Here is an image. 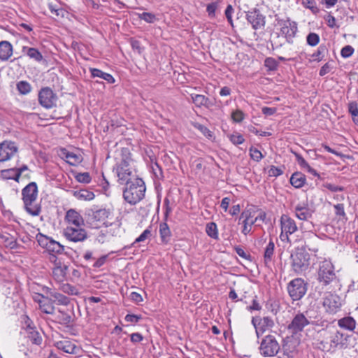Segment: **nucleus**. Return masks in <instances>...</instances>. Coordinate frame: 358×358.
Instances as JSON below:
<instances>
[{"instance_id": "obj_35", "label": "nucleus", "mask_w": 358, "mask_h": 358, "mask_svg": "<svg viewBox=\"0 0 358 358\" xmlns=\"http://www.w3.org/2000/svg\"><path fill=\"white\" fill-rule=\"evenodd\" d=\"M64 246L61 245L59 242L52 240L50 242L48 251L50 253H56V254H62L64 251Z\"/></svg>"}, {"instance_id": "obj_64", "label": "nucleus", "mask_w": 358, "mask_h": 358, "mask_svg": "<svg viewBox=\"0 0 358 358\" xmlns=\"http://www.w3.org/2000/svg\"><path fill=\"white\" fill-rule=\"evenodd\" d=\"M335 213L336 215L345 217V213L344 210V205L343 203H338L334 206Z\"/></svg>"}, {"instance_id": "obj_37", "label": "nucleus", "mask_w": 358, "mask_h": 358, "mask_svg": "<svg viewBox=\"0 0 358 358\" xmlns=\"http://www.w3.org/2000/svg\"><path fill=\"white\" fill-rule=\"evenodd\" d=\"M48 302H44L39 306L40 310L46 314L52 315L54 313L55 308L52 305V301L50 299H47Z\"/></svg>"}, {"instance_id": "obj_55", "label": "nucleus", "mask_w": 358, "mask_h": 358, "mask_svg": "<svg viewBox=\"0 0 358 358\" xmlns=\"http://www.w3.org/2000/svg\"><path fill=\"white\" fill-rule=\"evenodd\" d=\"M292 152L295 156L296 160L297 163L299 164V165L301 166V168L306 169L309 166V164L307 163V162L304 159V158L300 154L297 153L296 152H293V151Z\"/></svg>"}, {"instance_id": "obj_33", "label": "nucleus", "mask_w": 358, "mask_h": 358, "mask_svg": "<svg viewBox=\"0 0 358 358\" xmlns=\"http://www.w3.org/2000/svg\"><path fill=\"white\" fill-rule=\"evenodd\" d=\"M250 217H251V213L249 210L243 211L239 217L240 220L243 219V228L242 230V233L244 235L248 234L251 231V228L248 227L249 221H250Z\"/></svg>"}, {"instance_id": "obj_19", "label": "nucleus", "mask_w": 358, "mask_h": 358, "mask_svg": "<svg viewBox=\"0 0 358 358\" xmlns=\"http://www.w3.org/2000/svg\"><path fill=\"white\" fill-rule=\"evenodd\" d=\"M42 290L45 294H50L55 299V300H52V303L64 306H67L70 303V299L69 297L57 292L52 291V289L48 287H43Z\"/></svg>"}, {"instance_id": "obj_8", "label": "nucleus", "mask_w": 358, "mask_h": 358, "mask_svg": "<svg viewBox=\"0 0 358 358\" xmlns=\"http://www.w3.org/2000/svg\"><path fill=\"white\" fill-rule=\"evenodd\" d=\"M317 280L324 286H327L336 280L334 266L331 261L325 259L320 262L317 272Z\"/></svg>"}, {"instance_id": "obj_59", "label": "nucleus", "mask_w": 358, "mask_h": 358, "mask_svg": "<svg viewBox=\"0 0 358 358\" xmlns=\"http://www.w3.org/2000/svg\"><path fill=\"white\" fill-rule=\"evenodd\" d=\"M141 319L142 317L141 315H137L134 314H127L124 317L125 321L130 323H137Z\"/></svg>"}, {"instance_id": "obj_22", "label": "nucleus", "mask_w": 358, "mask_h": 358, "mask_svg": "<svg viewBox=\"0 0 358 358\" xmlns=\"http://www.w3.org/2000/svg\"><path fill=\"white\" fill-rule=\"evenodd\" d=\"M192 101L196 107L201 108L202 106L209 108L213 104L210 100L203 94H191Z\"/></svg>"}, {"instance_id": "obj_29", "label": "nucleus", "mask_w": 358, "mask_h": 358, "mask_svg": "<svg viewBox=\"0 0 358 358\" xmlns=\"http://www.w3.org/2000/svg\"><path fill=\"white\" fill-rule=\"evenodd\" d=\"M274 243L271 240L266 245L264 254V263L266 266L269 267L274 253Z\"/></svg>"}, {"instance_id": "obj_31", "label": "nucleus", "mask_w": 358, "mask_h": 358, "mask_svg": "<svg viewBox=\"0 0 358 358\" xmlns=\"http://www.w3.org/2000/svg\"><path fill=\"white\" fill-rule=\"evenodd\" d=\"M338 325L343 329L353 331L356 326V321L352 317H345L338 321Z\"/></svg>"}, {"instance_id": "obj_50", "label": "nucleus", "mask_w": 358, "mask_h": 358, "mask_svg": "<svg viewBox=\"0 0 358 358\" xmlns=\"http://www.w3.org/2000/svg\"><path fill=\"white\" fill-rule=\"evenodd\" d=\"M218 7H219V2H217V1L212 2L207 5L206 11L210 17H215V12H216V10L218 8Z\"/></svg>"}, {"instance_id": "obj_56", "label": "nucleus", "mask_w": 358, "mask_h": 358, "mask_svg": "<svg viewBox=\"0 0 358 358\" xmlns=\"http://www.w3.org/2000/svg\"><path fill=\"white\" fill-rule=\"evenodd\" d=\"M283 173V170L273 165L271 166L268 169V176L271 177H278Z\"/></svg>"}, {"instance_id": "obj_10", "label": "nucleus", "mask_w": 358, "mask_h": 358, "mask_svg": "<svg viewBox=\"0 0 358 358\" xmlns=\"http://www.w3.org/2000/svg\"><path fill=\"white\" fill-rule=\"evenodd\" d=\"M276 25L280 27V32L285 37L289 43H292V38L297 31V24L289 17L280 19L277 15H275Z\"/></svg>"}, {"instance_id": "obj_30", "label": "nucleus", "mask_w": 358, "mask_h": 358, "mask_svg": "<svg viewBox=\"0 0 358 358\" xmlns=\"http://www.w3.org/2000/svg\"><path fill=\"white\" fill-rule=\"evenodd\" d=\"M55 346L66 353L73 354L76 346L71 341L67 340L60 341L56 343Z\"/></svg>"}, {"instance_id": "obj_53", "label": "nucleus", "mask_w": 358, "mask_h": 358, "mask_svg": "<svg viewBox=\"0 0 358 358\" xmlns=\"http://www.w3.org/2000/svg\"><path fill=\"white\" fill-rule=\"evenodd\" d=\"M302 4L304 7L309 8L314 13L319 11V9L316 6V3L313 0H302Z\"/></svg>"}, {"instance_id": "obj_51", "label": "nucleus", "mask_w": 358, "mask_h": 358, "mask_svg": "<svg viewBox=\"0 0 358 358\" xmlns=\"http://www.w3.org/2000/svg\"><path fill=\"white\" fill-rule=\"evenodd\" d=\"M75 178L79 182L87 184L91 182V176L87 172L78 173Z\"/></svg>"}, {"instance_id": "obj_12", "label": "nucleus", "mask_w": 358, "mask_h": 358, "mask_svg": "<svg viewBox=\"0 0 358 358\" xmlns=\"http://www.w3.org/2000/svg\"><path fill=\"white\" fill-rule=\"evenodd\" d=\"M251 322L255 329L257 338H259L260 335L263 334L267 329L273 328L275 325L273 320L268 316L264 317H253Z\"/></svg>"}, {"instance_id": "obj_62", "label": "nucleus", "mask_w": 358, "mask_h": 358, "mask_svg": "<svg viewBox=\"0 0 358 358\" xmlns=\"http://www.w3.org/2000/svg\"><path fill=\"white\" fill-rule=\"evenodd\" d=\"M247 309L249 311L260 310L262 309V306H261V305L259 303V302L257 301V296H255L254 297V299H252V305L250 306H248Z\"/></svg>"}, {"instance_id": "obj_57", "label": "nucleus", "mask_w": 358, "mask_h": 358, "mask_svg": "<svg viewBox=\"0 0 358 358\" xmlns=\"http://www.w3.org/2000/svg\"><path fill=\"white\" fill-rule=\"evenodd\" d=\"M234 11L233 6L231 4H229L225 10L224 14L228 22L233 27V20H232V14Z\"/></svg>"}, {"instance_id": "obj_1", "label": "nucleus", "mask_w": 358, "mask_h": 358, "mask_svg": "<svg viewBox=\"0 0 358 358\" xmlns=\"http://www.w3.org/2000/svg\"><path fill=\"white\" fill-rule=\"evenodd\" d=\"M131 162L132 159L129 150L125 148H122L121 150V159L113 169V171L118 178L117 182L120 185H124L135 178L131 166Z\"/></svg>"}, {"instance_id": "obj_54", "label": "nucleus", "mask_w": 358, "mask_h": 358, "mask_svg": "<svg viewBox=\"0 0 358 358\" xmlns=\"http://www.w3.org/2000/svg\"><path fill=\"white\" fill-rule=\"evenodd\" d=\"M62 292L69 294L74 295L77 294L76 288L69 283L63 284L61 287Z\"/></svg>"}, {"instance_id": "obj_43", "label": "nucleus", "mask_w": 358, "mask_h": 358, "mask_svg": "<svg viewBox=\"0 0 358 358\" xmlns=\"http://www.w3.org/2000/svg\"><path fill=\"white\" fill-rule=\"evenodd\" d=\"M194 127L201 131L208 139H211L213 138V132L210 131L206 126L196 122L194 124Z\"/></svg>"}, {"instance_id": "obj_25", "label": "nucleus", "mask_w": 358, "mask_h": 358, "mask_svg": "<svg viewBox=\"0 0 358 358\" xmlns=\"http://www.w3.org/2000/svg\"><path fill=\"white\" fill-rule=\"evenodd\" d=\"M22 52L24 55L28 56L30 59H34L36 62H41L43 59L42 54L36 48L23 46Z\"/></svg>"}, {"instance_id": "obj_46", "label": "nucleus", "mask_w": 358, "mask_h": 358, "mask_svg": "<svg viewBox=\"0 0 358 358\" xmlns=\"http://www.w3.org/2000/svg\"><path fill=\"white\" fill-rule=\"evenodd\" d=\"M264 66L268 71H275L278 69V63L273 57H267L264 60Z\"/></svg>"}, {"instance_id": "obj_2", "label": "nucleus", "mask_w": 358, "mask_h": 358, "mask_svg": "<svg viewBox=\"0 0 358 358\" xmlns=\"http://www.w3.org/2000/svg\"><path fill=\"white\" fill-rule=\"evenodd\" d=\"M38 186L35 182H31L22 189V199L25 211L32 216H38L41 212V206L36 203Z\"/></svg>"}, {"instance_id": "obj_27", "label": "nucleus", "mask_w": 358, "mask_h": 358, "mask_svg": "<svg viewBox=\"0 0 358 358\" xmlns=\"http://www.w3.org/2000/svg\"><path fill=\"white\" fill-rule=\"evenodd\" d=\"M290 183L295 188L302 187L306 180V176L301 172L294 173L290 178Z\"/></svg>"}, {"instance_id": "obj_61", "label": "nucleus", "mask_w": 358, "mask_h": 358, "mask_svg": "<svg viewBox=\"0 0 358 358\" xmlns=\"http://www.w3.org/2000/svg\"><path fill=\"white\" fill-rule=\"evenodd\" d=\"M230 141L234 145H240L245 141V139L243 136L241 134H233L230 136Z\"/></svg>"}, {"instance_id": "obj_44", "label": "nucleus", "mask_w": 358, "mask_h": 358, "mask_svg": "<svg viewBox=\"0 0 358 358\" xmlns=\"http://www.w3.org/2000/svg\"><path fill=\"white\" fill-rule=\"evenodd\" d=\"M59 315L58 316V318L59 320V323L63 325L69 326L72 322L71 316L64 311L59 310Z\"/></svg>"}, {"instance_id": "obj_60", "label": "nucleus", "mask_w": 358, "mask_h": 358, "mask_svg": "<svg viewBox=\"0 0 358 358\" xmlns=\"http://www.w3.org/2000/svg\"><path fill=\"white\" fill-rule=\"evenodd\" d=\"M232 119L236 122H241L244 118V113L241 110H236L231 114Z\"/></svg>"}, {"instance_id": "obj_34", "label": "nucleus", "mask_w": 358, "mask_h": 358, "mask_svg": "<svg viewBox=\"0 0 358 358\" xmlns=\"http://www.w3.org/2000/svg\"><path fill=\"white\" fill-rule=\"evenodd\" d=\"M206 232L208 236L213 239L217 240L219 238L217 224L215 222H212L206 224Z\"/></svg>"}, {"instance_id": "obj_17", "label": "nucleus", "mask_w": 358, "mask_h": 358, "mask_svg": "<svg viewBox=\"0 0 358 358\" xmlns=\"http://www.w3.org/2000/svg\"><path fill=\"white\" fill-rule=\"evenodd\" d=\"M281 229L285 233L287 240L289 241L288 234H292L296 231L297 226L295 221L286 215H282L280 217Z\"/></svg>"}, {"instance_id": "obj_49", "label": "nucleus", "mask_w": 358, "mask_h": 358, "mask_svg": "<svg viewBox=\"0 0 358 358\" xmlns=\"http://www.w3.org/2000/svg\"><path fill=\"white\" fill-rule=\"evenodd\" d=\"M307 43L310 46H315L320 41V36L317 34L310 33L306 37Z\"/></svg>"}, {"instance_id": "obj_16", "label": "nucleus", "mask_w": 358, "mask_h": 358, "mask_svg": "<svg viewBox=\"0 0 358 358\" xmlns=\"http://www.w3.org/2000/svg\"><path fill=\"white\" fill-rule=\"evenodd\" d=\"M246 19L248 22L252 24L254 29L264 27L266 23L265 16L257 8L249 10L246 14Z\"/></svg>"}, {"instance_id": "obj_21", "label": "nucleus", "mask_w": 358, "mask_h": 358, "mask_svg": "<svg viewBox=\"0 0 358 358\" xmlns=\"http://www.w3.org/2000/svg\"><path fill=\"white\" fill-rule=\"evenodd\" d=\"M66 220L73 224L74 227H82L84 225V220L78 212L73 209H70L66 212L65 216Z\"/></svg>"}, {"instance_id": "obj_9", "label": "nucleus", "mask_w": 358, "mask_h": 358, "mask_svg": "<svg viewBox=\"0 0 358 358\" xmlns=\"http://www.w3.org/2000/svg\"><path fill=\"white\" fill-rule=\"evenodd\" d=\"M288 294L293 301L301 299L308 289V284L301 278L292 280L287 286Z\"/></svg>"}, {"instance_id": "obj_42", "label": "nucleus", "mask_w": 358, "mask_h": 358, "mask_svg": "<svg viewBox=\"0 0 358 358\" xmlns=\"http://www.w3.org/2000/svg\"><path fill=\"white\" fill-rule=\"evenodd\" d=\"M151 226H150L148 228H147L145 230L143 231V232L136 238L134 242L130 245L127 246V248H130L131 246H133L134 244L140 242L145 241L147 238L151 236Z\"/></svg>"}, {"instance_id": "obj_36", "label": "nucleus", "mask_w": 358, "mask_h": 358, "mask_svg": "<svg viewBox=\"0 0 358 358\" xmlns=\"http://www.w3.org/2000/svg\"><path fill=\"white\" fill-rule=\"evenodd\" d=\"M27 334V337L32 344L40 345L42 343L43 338L38 331L31 330V332H28Z\"/></svg>"}, {"instance_id": "obj_13", "label": "nucleus", "mask_w": 358, "mask_h": 358, "mask_svg": "<svg viewBox=\"0 0 358 358\" xmlns=\"http://www.w3.org/2000/svg\"><path fill=\"white\" fill-rule=\"evenodd\" d=\"M63 235L69 241L82 242L87 238L85 229L81 227H67L64 229Z\"/></svg>"}, {"instance_id": "obj_5", "label": "nucleus", "mask_w": 358, "mask_h": 358, "mask_svg": "<svg viewBox=\"0 0 358 358\" xmlns=\"http://www.w3.org/2000/svg\"><path fill=\"white\" fill-rule=\"evenodd\" d=\"M348 337V335L335 331L330 334L328 339L320 342V348L327 352H334L337 348H345Z\"/></svg>"}, {"instance_id": "obj_39", "label": "nucleus", "mask_w": 358, "mask_h": 358, "mask_svg": "<svg viewBox=\"0 0 358 358\" xmlns=\"http://www.w3.org/2000/svg\"><path fill=\"white\" fill-rule=\"evenodd\" d=\"M65 157L66 159V162L71 165L79 164L82 160L80 155H76L73 152H66Z\"/></svg>"}, {"instance_id": "obj_15", "label": "nucleus", "mask_w": 358, "mask_h": 358, "mask_svg": "<svg viewBox=\"0 0 358 358\" xmlns=\"http://www.w3.org/2000/svg\"><path fill=\"white\" fill-rule=\"evenodd\" d=\"M310 324L309 320L303 313H297L292 319V322L288 324L287 329L292 334H297L301 332L304 327Z\"/></svg>"}, {"instance_id": "obj_24", "label": "nucleus", "mask_w": 358, "mask_h": 358, "mask_svg": "<svg viewBox=\"0 0 358 358\" xmlns=\"http://www.w3.org/2000/svg\"><path fill=\"white\" fill-rule=\"evenodd\" d=\"M68 270V266L66 265H62L61 262L59 261L58 263H56V266L52 269V276L55 280L58 282H62L65 279L66 274Z\"/></svg>"}, {"instance_id": "obj_58", "label": "nucleus", "mask_w": 358, "mask_h": 358, "mask_svg": "<svg viewBox=\"0 0 358 358\" xmlns=\"http://www.w3.org/2000/svg\"><path fill=\"white\" fill-rule=\"evenodd\" d=\"M348 111L351 114L352 119L358 117V107L356 102H350L348 105Z\"/></svg>"}, {"instance_id": "obj_14", "label": "nucleus", "mask_w": 358, "mask_h": 358, "mask_svg": "<svg viewBox=\"0 0 358 358\" xmlns=\"http://www.w3.org/2000/svg\"><path fill=\"white\" fill-rule=\"evenodd\" d=\"M322 304L327 312L336 313L341 307V297L336 294L328 292L323 299Z\"/></svg>"}, {"instance_id": "obj_41", "label": "nucleus", "mask_w": 358, "mask_h": 358, "mask_svg": "<svg viewBox=\"0 0 358 358\" xmlns=\"http://www.w3.org/2000/svg\"><path fill=\"white\" fill-rule=\"evenodd\" d=\"M327 52V48H326V46L321 45L318 47L317 51L314 52L311 57L313 59V60L320 62L324 58V53Z\"/></svg>"}, {"instance_id": "obj_63", "label": "nucleus", "mask_w": 358, "mask_h": 358, "mask_svg": "<svg viewBox=\"0 0 358 358\" xmlns=\"http://www.w3.org/2000/svg\"><path fill=\"white\" fill-rule=\"evenodd\" d=\"M234 250L238 255L241 257L245 259H250V255L246 253L243 248H241L240 246L236 245L234 247Z\"/></svg>"}, {"instance_id": "obj_20", "label": "nucleus", "mask_w": 358, "mask_h": 358, "mask_svg": "<svg viewBox=\"0 0 358 358\" xmlns=\"http://www.w3.org/2000/svg\"><path fill=\"white\" fill-rule=\"evenodd\" d=\"M296 217L301 220H308L313 216V211L307 204H298L294 207Z\"/></svg>"}, {"instance_id": "obj_32", "label": "nucleus", "mask_w": 358, "mask_h": 358, "mask_svg": "<svg viewBox=\"0 0 358 358\" xmlns=\"http://www.w3.org/2000/svg\"><path fill=\"white\" fill-rule=\"evenodd\" d=\"M73 196L76 197L78 199L85 201L92 200L95 196L94 194L92 192L85 189L74 191Z\"/></svg>"}, {"instance_id": "obj_52", "label": "nucleus", "mask_w": 358, "mask_h": 358, "mask_svg": "<svg viewBox=\"0 0 358 358\" xmlns=\"http://www.w3.org/2000/svg\"><path fill=\"white\" fill-rule=\"evenodd\" d=\"M355 52L352 46L348 45L344 46L341 50V55L343 58H348L351 57Z\"/></svg>"}, {"instance_id": "obj_26", "label": "nucleus", "mask_w": 358, "mask_h": 358, "mask_svg": "<svg viewBox=\"0 0 358 358\" xmlns=\"http://www.w3.org/2000/svg\"><path fill=\"white\" fill-rule=\"evenodd\" d=\"M92 78H100L108 83L112 84L115 83V79L113 76L110 73L102 71L99 69L91 68L90 69Z\"/></svg>"}, {"instance_id": "obj_23", "label": "nucleus", "mask_w": 358, "mask_h": 358, "mask_svg": "<svg viewBox=\"0 0 358 358\" xmlns=\"http://www.w3.org/2000/svg\"><path fill=\"white\" fill-rule=\"evenodd\" d=\"M13 55V46L7 41L0 42V60L7 61Z\"/></svg>"}, {"instance_id": "obj_4", "label": "nucleus", "mask_w": 358, "mask_h": 358, "mask_svg": "<svg viewBox=\"0 0 358 358\" xmlns=\"http://www.w3.org/2000/svg\"><path fill=\"white\" fill-rule=\"evenodd\" d=\"M291 266L294 273L300 274L306 271L310 265V255L305 247H298L291 254Z\"/></svg>"}, {"instance_id": "obj_47", "label": "nucleus", "mask_w": 358, "mask_h": 358, "mask_svg": "<svg viewBox=\"0 0 358 358\" xmlns=\"http://www.w3.org/2000/svg\"><path fill=\"white\" fill-rule=\"evenodd\" d=\"M249 152L251 159L257 162H259L264 157L262 153L253 146L249 149Z\"/></svg>"}, {"instance_id": "obj_48", "label": "nucleus", "mask_w": 358, "mask_h": 358, "mask_svg": "<svg viewBox=\"0 0 358 358\" xmlns=\"http://www.w3.org/2000/svg\"><path fill=\"white\" fill-rule=\"evenodd\" d=\"M138 15L140 20H144L148 23H153L157 19L155 15L151 13L143 12Z\"/></svg>"}, {"instance_id": "obj_7", "label": "nucleus", "mask_w": 358, "mask_h": 358, "mask_svg": "<svg viewBox=\"0 0 358 358\" xmlns=\"http://www.w3.org/2000/svg\"><path fill=\"white\" fill-rule=\"evenodd\" d=\"M259 343V354L264 357L275 356L280 349V345L276 337L272 334L263 337Z\"/></svg>"}, {"instance_id": "obj_45", "label": "nucleus", "mask_w": 358, "mask_h": 358, "mask_svg": "<svg viewBox=\"0 0 358 358\" xmlns=\"http://www.w3.org/2000/svg\"><path fill=\"white\" fill-rule=\"evenodd\" d=\"M16 173V168L8 169L1 171L2 178L6 180L11 179L15 180Z\"/></svg>"}, {"instance_id": "obj_18", "label": "nucleus", "mask_w": 358, "mask_h": 358, "mask_svg": "<svg viewBox=\"0 0 358 358\" xmlns=\"http://www.w3.org/2000/svg\"><path fill=\"white\" fill-rule=\"evenodd\" d=\"M17 152V148L13 143L3 142L0 143V162L9 159Z\"/></svg>"}, {"instance_id": "obj_28", "label": "nucleus", "mask_w": 358, "mask_h": 358, "mask_svg": "<svg viewBox=\"0 0 358 358\" xmlns=\"http://www.w3.org/2000/svg\"><path fill=\"white\" fill-rule=\"evenodd\" d=\"M159 235L161 241L163 243L166 244L170 241L171 237V232L169 225L166 222H162L159 224Z\"/></svg>"}, {"instance_id": "obj_3", "label": "nucleus", "mask_w": 358, "mask_h": 358, "mask_svg": "<svg viewBox=\"0 0 358 358\" xmlns=\"http://www.w3.org/2000/svg\"><path fill=\"white\" fill-rule=\"evenodd\" d=\"M124 185L123 198L127 203L135 205L144 199L146 187L143 179L136 177Z\"/></svg>"}, {"instance_id": "obj_40", "label": "nucleus", "mask_w": 358, "mask_h": 358, "mask_svg": "<svg viewBox=\"0 0 358 358\" xmlns=\"http://www.w3.org/2000/svg\"><path fill=\"white\" fill-rule=\"evenodd\" d=\"M36 240H37L38 244L42 248H46V250H48L50 242H51L52 239L47 236H45L41 233H38L36 235Z\"/></svg>"}, {"instance_id": "obj_11", "label": "nucleus", "mask_w": 358, "mask_h": 358, "mask_svg": "<svg viewBox=\"0 0 358 358\" xmlns=\"http://www.w3.org/2000/svg\"><path fill=\"white\" fill-rule=\"evenodd\" d=\"M38 99L41 106L50 109L56 106L57 96L50 87H45L38 92Z\"/></svg>"}, {"instance_id": "obj_6", "label": "nucleus", "mask_w": 358, "mask_h": 358, "mask_svg": "<svg viewBox=\"0 0 358 358\" xmlns=\"http://www.w3.org/2000/svg\"><path fill=\"white\" fill-rule=\"evenodd\" d=\"M110 214V210L106 208H99L98 207L88 208L85 211L86 222L91 228H99Z\"/></svg>"}, {"instance_id": "obj_38", "label": "nucleus", "mask_w": 358, "mask_h": 358, "mask_svg": "<svg viewBox=\"0 0 358 358\" xmlns=\"http://www.w3.org/2000/svg\"><path fill=\"white\" fill-rule=\"evenodd\" d=\"M17 89L21 94H27L31 92V85L27 81H20L17 83Z\"/></svg>"}]
</instances>
